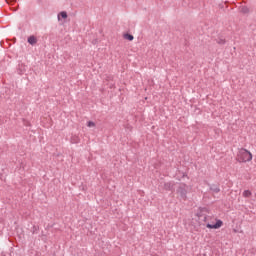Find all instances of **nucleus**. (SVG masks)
<instances>
[{"mask_svg": "<svg viewBox=\"0 0 256 256\" xmlns=\"http://www.w3.org/2000/svg\"><path fill=\"white\" fill-rule=\"evenodd\" d=\"M253 160V154H251L247 149L242 148L238 152V161L240 163H247Z\"/></svg>", "mask_w": 256, "mask_h": 256, "instance_id": "1", "label": "nucleus"}, {"mask_svg": "<svg viewBox=\"0 0 256 256\" xmlns=\"http://www.w3.org/2000/svg\"><path fill=\"white\" fill-rule=\"evenodd\" d=\"M209 219H211V216L203 217V221L208 229H220V227H223V221L217 220L216 223H211L209 222Z\"/></svg>", "mask_w": 256, "mask_h": 256, "instance_id": "2", "label": "nucleus"}, {"mask_svg": "<svg viewBox=\"0 0 256 256\" xmlns=\"http://www.w3.org/2000/svg\"><path fill=\"white\" fill-rule=\"evenodd\" d=\"M177 193L180 199H187V185L180 184V186L177 189Z\"/></svg>", "mask_w": 256, "mask_h": 256, "instance_id": "3", "label": "nucleus"}, {"mask_svg": "<svg viewBox=\"0 0 256 256\" xmlns=\"http://www.w3.org/2000/svg\"><path fill=\"white\" fill-rule=\"evenodd\" d=\"M175 184H173V182H166L164 184V189L166 191H173V187H174Z\"/></svg>", "mask_w": 256, "mask_h": 256, "instance_id": "4", "label": "nucleus"}, {"mask_svg": "<svg viewBox=\"0 0 256 256\" xmlns=\"http://www.w3.org/2000/svg\"><path fill=\"white\" fill-rule=\"evenodd\" d=\"M61 19H67V12L62 11L58 14V21H61Z\"/></svg>", "mask_w": 256, "mask_h": 256, "instance_id": "5", "label": "nucleus"}, {"mask_svg": "<svg viewBox=\"0 0 256 256\" xmlns=\"http://www.w3.org/2000/svg\"><path fill=\"white\" fill-rule=\"evenodd\" d=\"M28 43H29L30 45H35V44L37 43V38H36L35 36H30V37L28 38Z\"/></svg>", "mask_w": 256, "mask_h": 256, "instance_id": "6", "label": "nucleus"}, {"mask_svg": "<svg viewBox=\"0 0 256 256\" xmlns=\"http://www.w3.org/2000/svg\"><path fill=\"white\" fill-rule=\"evenodd\" d=\"M70 141H71V143H74V144L79 143V141H80L79 136L72 135Z\"/></svg>", "mask_w": 256, "mask_h": 256, "instance_id": "7", "label": "nucleus"}, {"mask_svg": "<svg viewBox=\"0 0 256 256\" xmlns=\"http://www.w3.org/2000/svg\"><path fill=\"white\" fill-rule=\"evenodd\" d=\"M242 195L245 198H249V197H251L252 193L250 190H245Z\"/></svg>", "mask_w": 256, "mask_h": 256, "instance_id": "8", "label": "nucleus"}, {"mask_svg": "<svg viewBox=\"0 0 256 256\" xmlns=\"http://www.w3.org/2000/svg\"><path fill=\"white\" fill-rule=\"evenodd\" d=\"M240 11L241 13H249V8L247 6H241Z\"/></svg>", "mask_w": 256, "mask_h": 256, "instance_id": "9", "label": "nucleus"}, {"mask_svg": "<svg viewBox=\"0 0 256 256\" xmlns=\"http://www.w3.org/2000/svg\"><path fill=\"white\" fill-rule=\"evenodd\" d=\"M210 190L213 191V193H219V191H220V189L215 185L211 186Z\"/></svg>", "mask_w": 256, "mask_h": 256, "instance_id": "10", "label": "nucleus"}, {"mask_svg": "<svg viewBox=\"0 0 256 256\" xmlns=\"http://www.w3.org/2000/svg\"><path fill=\"white\" fill-rule=\"evenodd\" d=\"M125 39H127L128 41H133V35L131 34H125Z\"/></svg>", "mask_w": 256, "mask_h": 256, "instance_id": "11", "label": "nucleus"}, {"mask_svg": "<svg viewBox=\"0 0 256 256\" xmlns=\"http://www.w3.org/2000/svg\"><path fill=\"white\" fill-rule=\"evenodd\" d=\"M87 127H95V122L89 121V122L87 123Z\"/></svg>", "mask_w": 256, "mask_h": 256, "instance_id": "12", "label": "nucleus"}]
</instances>
